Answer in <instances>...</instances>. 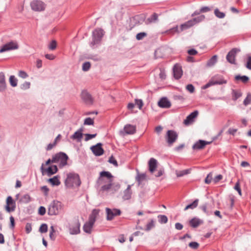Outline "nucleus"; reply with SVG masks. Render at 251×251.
<instances>
[{"label":"nucleus","mask_w":251,"mask_h":251,"mask_svg":"<svg viewBox=\"0 0 251 251\" xmlns=\"http://www.w3.org/2000/svg\"><path fill=\"white\" fill-rule=\"evenodd\" d=\"M101 146L102 144L101 143H98L96 145L91 148L92 152L95 155L100 156L103 153L104 151Z\"/></svg>","instance_id":"nucleus-18"},{"label":"nucleus","mask_w":251,"mask_h":251,"mask_svg":"<svg viewBox=\"0 0 251 251\" xmlns=\"http://www.w3.org/2000/svg\"><path fill=\"white\" fill-rule=\"evenodd\" d=\"M106 211L107 213V219L108 220H111L113 219L114 217L121 214L120 210L117 209H111L108 208H106Z\"/></svg>","instance_id":"nucleus-15"},{"label":"nucleus","mask_w":251,"mask_h":251,"mask_svg":"<svg viewBox=\"0 0 251 251\" xmlns=\"http://www.w3.org/2000/svg\"><path fill=\"white\" fill-rule=\"evenodd\" d=\"M211 10L210 8L207 6H204L201 8L200 9V12L201 13H205L207 12L208 11H210Z\"/></svg>","instance_id":"nucleus-60"},{"label":"nucleus","mask_w":251,"mask_h":251,"mask_svg":"<svg viewBox=\"0 0 251 251\" xmlns=\"http://www.w3.org/2000/svg\"><path fill=\"white\" fill-rule=\"evenodd\" d=\"M55 229L53 227V226H51L50 227V239L52 240V241H54L55 239Z\"/></svg>","instance_id":"nucleus-38"},{"label":"nucleus","mask_w":251,"mask_h":251,"mask_svg":"<svg viewBox=\"0 0 251 251\" xmlns=\"http://www.w3.org/2000/svg\"><path fill=\"white\" fill-rule=\"evenodd\" d=\"M81 97L83 100L87 104L93 103V99L91 95L86 91H83L81 94Z\"/></svg>","instance_id":"nucleus-17"},{"label":"nucleus","mask_w":251,"mask_h":251,"mask_svg":"<svg viewBox=\"0 0 251 251\" xmlns=\"http://www.w3.org/2000/svg\"><path fill=\"white\" fill-rule=\"evenodd\" d=\"M174 77L176 79L180 78L182 75V70L181 67L179 64H176L173 68Z\"/></svg>","instance_id":"nucleus-20"},{"label":"nucleus","mask_w":251,"mask_h":251,"mask_svg":"<svg viewBox=\"0 0 251 251\" xmlns=\"http://www.w3.org/2000/svg\"><path fill=\"white\" fill-rule=\"evenodd\" d=\"M99 210L97 209H94L92 213L89 216V220L86 222L83 226L84 231L88 233H90L92 230L93 226L96 221V219L98 215Z\"/></svg>","instance_id":"nucleus-3"},{"label":"nucleus","mask_w":251,"mask_h":251,"mask_svg":"<svg viewBox=\"0 0 251 251\" xmlns=\"http://www.w3.org/2000/svg\"><path fill=\"white\" fill-rule=\"evenodd\" d=\"M46 208L43 206H40L38 209V213L40 215H44L46 213Z\"/></svg>","instance_id":"nucleus-55"},{"label":"nucleus","mask_w":251,"mask_h":251,"mask_svg":"<svg viewBox=\"0 0 251 251\" xmlns=\"http://www.w3.org/2000/svg\"><path fill=\"white\" fill-rule=\"evenodd\" d=\"M6 87L5 78L3 73H0V91H4Z\"/></svg>","instance_id":"nucleus-26"},{"label":"nucleus","mask_w":251,"mask_h":251,"mask_svg":"<svg viewBox=\"0 0 251 251\" xmlns=\"http://www.w3.org/2000/svg\"><path fill=\"white\" fill-rule=\"evenodd\" d=\"M80 183L81 181L78 174L70 173L67 175L65 184L67 187H72L75 186H79Z\"/></svg>","instance_id":"nucleus-2"},{"label":"nucleus","mask_w":251,"mask_h":251,"mask_svg":"<svg viewBox=\"0 0 251 251\" xmlns=\"http://www.w3.org/2000/svg\"><path fill=\"white\" fill-rule=\"evenodd\" d=\"M154 226V221L153 220H151V221L147 224L146 227L147 230H150Z\"/></svg>","instance_id":"nucleus-46"},{"label":"nucleus","mask_w":251,"mask_h":251,"mask_svg":"<svg viewBox=\"0 0 251 251\" xmlns=\"http://www.w3.org/2000/svg\"><path fill=\"white\" fill-rule=\"evenodd\" d=\"M205 19V16L203 15H200L196 18L191 19L194 25L202 21Z\"/></svg>","instance_id":"nucleus-33"},{"label":"nucleus","mask_w":251,"mask_h":251,"mask_svg":"<svg viewBox=\"0 0 251 251\" xmlns=\"http://www.w3.org/2000/svg\"><path fill=\"white\" fill-rule=\"evenodd\" d=\"M186 89L191 93H193L195 91V88L192 84L187 85L186 86Z\"/></svg>","instance_id":"nucleus-54"},{"label":"nucleus","mask_w":251,"mask_h":251,"mask_svg":"<svg viewBox=\"0 0 251 251\" xmlns=\"http://www.w3.org/2000/svg\"><path fill=\"white\" fill-rule=\"evenodd\" d=\"M227 83L226 80L224 79H220L218 80H214V79L211 80L208 83H207L206 84L204 85L202 87V89H205L211 86L216 85V84H219L221 85L223 84H226Z\"/></svg>","instance_id":"nucleus-19"},{"label":"nucleus","mask_w":251,"mask_h":251,"mask_svg":"<svg viewBox=\"0 0 251 251\" xmlns=\"http://www.w3.org/2000/svg\"><path fill=\"white\" fill-rule=\"evenodd\" d=\"M100 175L97 183L100 186L101 191H108L111 190L115 192L120 188V184L113 183V176L110 172L102 171Z\"/></svg>","instance_id":"nucleus-1"},{"label":"nucleus","mask_w":251,"mask_h":251,"mask_svg":"<svg viewBox=\"0 0 251 251\" xmlns=\"http://www.w3.org/2000/svg\"><path fill=\"white\" fill-rule=\"evenodd\" d=\"M68 159L67 155L64 152H60L52 156L51 162L58 163L60 167H62L67 165Z\"/></svg>","instance_id":"nucleus-5"},{"label":"nucleus","mask_w":251,"mask_h":251,"mask_svg":"<svg viewBox=\"0 0 251 251\" xmlns=\"http://www.w3.org/2000/svg\"><path fill=\"white\" fill-rule=\"evenodd\" d=\"M16 208V203L11 196H8L6 199V210L10 212L14 211Z\"/></svg>","instance_id":"nucleus-14"},{"label":"nucleus","mask_w":251,"mask_h":251,"mask_svg":"<svg viewBox=\"0 0 251 251\" xmlns=\"http://www.w3.org/2000/svg\"><path fill=\"white\" fill-rule=\"evenodd\" d=\"M160 218V222L163 224H166L168 222V218L165 215H160L159 216Z\"/></svg>","instance_id":"nucleus-50"},{"label":"nucleus","mask_w":251,"mask_h":251,"mask_svg":"<svg viewBox=\"0 0 251 251\" xmlns=\"http://www.w3.org/2000/svg\"><path fill=\"white\" fill-rule=\"evenodd\" d=\"M148 164H149V168L150 172L151 173H153L157 167V160L153 158H151L149 160Z\"/></svg>","instance_id":"nucleus-22"},{"label":"nucleus","mask_w":251,"mask_h":251,"mask_svg":"<svg viewBox=\"0 0 251 251\" xmlns=\"http://www.w3.org/2000/svg\"><path fill=\"white\" fill-rule=\"evenodd\" d=\"M63 208V204L59 201H53L48 207V213L50 215H58Z\"/></svg>","instance_id":"nucleus-4"},{"label":"nucleus","mask_w":251,"mask_h":251,"mask_svg":"<svg viewBox=\"0 0 251 251\" xmlns=\"http://www.w3.org/2000/svg\"><path fill=\"white\" fill-rule=\"evenodd\" d=\"M91 67V64L89 62H86L82 65V70L84 72L88 71Z\"/></svg>","instance_id":"nucleus-40"},{"label":"nucleus","mask_w":251,"mask_h":251,"mask_svg":"<svg viewBox=\"0 0 251 251\" xmlns=\"http://www.w3.org/2000/svg\"><path fill=\"white\" fill-rule=\"evenodd\" d=\"M80 224L77 219H75L69 224V232L71 234H77L80 232Z\"/></svg>","instance_id":"nucleus-7"},{"label":"nucleus","mask_w":251,"mask_h":251,"mask_svg":"<svg viewBox=\"0 0 251 251\" xmlns=\"http://www.w3.org/2000/svg\"><path fill=\"white\" fill-rule=\"evenodd\" d=\"M82 130L81 129H79L75 132V133L72 136L71 138L74 140H76L78 141H80L82 137Z\"/></svg>","instance_id":"nucleus-29"},{"label":"nucleus","mask_w":251,"mask_h":251,"mask_svg":"<svg viewBox=\"0 0 251 251\" xmlns=\"http://www.w3.org/2000/svg\"><path fill=\"white\" fill-rule=\"evenodd\" d=\"M159 77L162 80L165 79L166 73H165L164 70H160V72L159 73Z\"/></svg>","instance_id":"nucleus-62"},{"label":"nucleus","mask_w":251,"mask_h":251,"mask_svg":"<svg viewBox=\"0 0 251 251\" xmlns=\"http://www.w3.org/2000/svg\"><path fill=\"white\" fill-rule=\"evenodd\" d=\"M85 136V141H88L93 138H95L97 136V134H86Z\"/></svg>","instance_id":"nucleus-52"},{"label":"nucleus","mask_w":251,"mask_h":251,"mask_svg":"<svg viewBox=\"0 0 251 251\" xmlns=\"http://www.w3.org/2000/svg\"><path fill=\"white\" fill-rule=\"evenodd\" d=\"M158 105L162 108H169L171 104L167 98H163L158 101Z\"/></svg>","instance_id":"nucleus-23"},{"label":"nucleus","mask_w":251,"mask_h":251,"mask_svg":"<svg viewBox=\"0 0 251 251\" xmlns=\"http://www.w3.org/2000/svg\"><path fill=\"white\" fill-rule=\"evenodd\" d=\"M48 231V226L47 225L44 224H42L39 228V231L41 233H45Z\"/></svg>","instance_id":"nucleus-44"},{"label":"nucleus","mask_w":251,"mask_h":251,"mask_svg":"<svg viewBox=\"0 0 251 251\" xmlns=\"http://www.w3.org/2000/svg\"><path fill=\"white\" fill-rule=\"evenodd\" d=\"M146 36H147V34L146 33L140 32V33H138L136 35V37L138 40H142V39H143Z\"/></svg>","instance_id":"nucleus-47"},{"label":"nucleus","mask_w":251,"mask_h":251,"mask_svg":"<svg viewBox=\"0 0 251 251\" xmlns=\"http://www.w3.org/2000/svg\"><path fill=\"white\" fill-rule=\"evenodd\" d=\"M194 25V24L193 22H192V20H190L185 23L182 24L180 26V29H178V26H176V27H174L170 30H168L167 32L168 34H170L172 32H176V33H179L183 30H186L192 26Z\"/></svg>","instance_id":"nucleus-6"},{"label":"nucleus","mask_w":251,"mask_h":251,"mask_svg":"<svg viewBox=\"0 0 251 251\" xmlns=\"http://www.w3.org/2000/svg\"><path fill=\"white\" fill-rule=\"evenodd\" d=\"M235 79L236 80H241L243 83H246L249 80L248 77L243 75V76H240L239 75H236L235 77Z\"/></svg>","instance_id":"nucleus-34"},{"label":"nucleus","mask_w":251,"mask_h":251,"mask_svg":"<svg viewBox=\"0 0 251 251\" xmlns=\"http://www.w3.org/2000/svg\"><path fill=\"white\" fill-rule=\"evenodd\" d=\"M94 122L93 119H91V118H87L85 119L84 121V125H90V126H93L94 125Z\"/></svg>","instance_id":"nucleus-39"},{"label":"nucleus","mask_w":251,"mask_h":251,"mask_svg":"<svg viewBox=\"0 0 251 251\" xmlns=\"http://www.w3.org/2000/svg\"><path fill=\"white\" fill-rule=\"evenodd\" d=\"M9 82L11 85L13 87H16L17 85V79L13 75L10 76Z\"/></svg>","instance_id":"nucleus-36"},{"label":"nucleus","mask_w":251,"mask_h":251,"mask_svg":"<svg viewBox=\"0 0 251 251\" xmlns=\"http://www.w3.org/2000/svg\"><path fill=\"white\" fill-rule=\"evenodd\" d=\"M146 179V175L145 173L140 174L138 172L136 177V180L140 184L142 181Z\"/></svg>","instance_id":"nucleus-30"},{"label":"nucleus","mask_w":251,"mask_h":251,"mask_svg":"<svg viewBox=\"0 0 251 251\" xmlns=\"http://www.w3.org/2000/svg\"><path fill=\"white\" fill-rule=\"evenodd\" d=\"M246 67L248 69L251 70V56H249L248 57Z\"/></svg>","instance_id":"nucleus-57"},{"label":"nucleus","mask_w":251,"mask_h":251,"mask_svg":"<svg viewBox=\"0 0 251 251\" xmlns=\"http://www.w3.org/2000/svg\"><path fill=\"white\" fill-rule=\"evenodd\" d=\"M218 56L217 55L213 56L207 62V66L208 67H211L213 66L217 61Z\"/></svg>","instance_id":"nucleus-32"},{"label":"nucleus","mask_w":251,"mask_h":251,"mask_svg":"<svg viewBox=\"0 0 251 251\" xmlns=\"http://www.w3.org/2000/svg\"><path fill=\"white\" fill-rule=\"evenodd\" d=\"M124 130L126 134H132L135 132L136 127L131 125H127L124 127Z\"/></svg>","instance_id":"nucleus-27"},{"label":"nucleus","mask_w":251,"mask_h":251,"mask_svg":"<svg viewBox=\"0 0 251 251\" xmlns=\"http://www.w3.org/2000/svg\"><path fill=\"white\" fill-rule=\"evenodd\" d=\"M212 179V174L211 173L208 174L206 177L205 179V182L206 184H209Z\"/></svg>","instance_id":"nucleus-49"},{"label":"nucleus","mask_w":251,"mask_h":251,"mask_svg":"<svg viewBox=\"0 0 251 251\" xmlns=\"http://www.w3.org/2000/svg\"><path fill=\"white\" fill-rule=\"evenodd\" d=\"M237 129H234V128H229L228 131L227 133L229 134L234 135L235 133L237 132Z\"/></svg>","instance_id":"nucleus-63"},{"label":"nucleus","mask_w":251,"mask_h":251,"mask_svg":"<svg viewBox=\"0 0 251 251\" xmlns=\"http://www.w3.org/2000/svg\"><path fill=\"white\" fill-rule=\"evenodd\" d=\"M18 48V45L16 42L11 41L4 45L0 50V53Z\"/></svg>","instance_id":"nucleus-11"},{"label":"nucleus","mask_w":251,"mask_h":251,"mask_svg":"<svg viewBox=\"0 0 251 251\" xmlns=\"http://www.w3.org/2000/svg\"><path fill=\"white\" fill-rule=\"evenodd\" d=\"M135 104L138 106V108L141 109L143 105V102L141 100H135Z\"/></svg>","instance_id":"nucleus-53"},{"label":"nucleus","mask_w":251,"mask_h":251,"mask_svg":"<svg viewBox=\"0 0 251 251\" xmlns=\"http://www.w3.org/2000/svg\"><path fill=\"white\" fill-rule=\"evenodd\" d=\"M42 191L44 193L45 195L47 196L49 191V188L46 186H44L41 188Z\"/></svg>","instance_id":"nucleus-59"},{"label":"nucleus","mask_w":251,"mask_h":251,"mask_svg":"<svg viewBox=\"0 0 251 251\" xmlns=\"http://www.w3.org/2000/svg\"><path fill=\"white\" fill-rule=\"evenodd\" d=\"M232 95H232L233 100H236L237 99H238L241 96V94L240 92L235 91V90L233 91Z\"/></svg>","instance_id":"nucleus-43"},{"label":"nucleus","mask_w":251,"mask_h":251,"mask_svg":"<svg viewBox=\"0 0 251 251\" xmlns=\"http://www.w3.org/2000/svg\"><path fill=\"white\" fill-rule=\"evenodd\" d=\"M199 114V112L197 110H195L190 115H189L183 121V124L185 126H189L192 124L194 121L195 119L197 117Z\"/></svg>","instance_id":"nucleus-12"},{"label":"nucleus","mask_w":251,"mask_h":251,"mask_svg":"<svg viewBox=\"0 0 251 251\" xmlns=\"http://www.w3.org/2000/svg\"><path fill=\"white\" fill-rule=\"evenodd\" d=\"M210 142H206L203 140H199L193 146L194 150H201L203 149L206 145L210 144Z\"/></svg>","instance_id":"nucleus-21"},{"label":"nucleus","mask_w":251,"mask_h":251,"mask_svg":"<svg viewBox=\"0 0 251 251\" xmlns=\"http://www.w3.org/2000/svg\"><path fill=\"white\" fill-rule=\"evenodd\" d=\"M109 162L111 163V164H113L114 165H115V166H118V163H117V161L116 160V159L114 158V157H113L112 156H111L109 159Z\"/></svg>","instance_id":"nucleus-56"},{"label":"nucleus","mask_w":251,"mask_h":251,"mask_svg":"<svg viewBox=\"0 0 251 251\" xmlns=\"http://www.w3.org/2000/svg\"><path fill=\"white\" fill-rule=\"evenodd\" d=\"M44 165L43 164L41 167V170L43 174L44 172H46L49 176L55 174L58 171L57 167L56 165H52L46 169L44 168Z\"/></svg>","instance_id":"nucleus-16"},{"label":"nucleus","mask_w":251,"mask_h":251,"mask_svg":"<svg viewBox=\"0 0 251 251\" xmlns=\"http://www.w3.org/2000/svg\"><path fill=\"white\" fill-rule=\"evenodd\" d=\"M56 143L55 142H54L53 143L49 144L47 147V150L49 151L51 150L54 147L56 146Z\"/></svg>","instance_id":"nucleus-64"},{"label":"nucleus","mask_w":251,"mask_h":251,"mask_svg":"<svg viewBox=\"0 0 251 251\" xmlns=\"http://www.w3.org/2000/svg\"><path fill=\"white\" fill-rule=\"evenodd\" d=\"M239 51L240 50L236 48L232 49L226 55V58L227 61L231 64H235V57L236 53Z\"/></svg>","instance_id":"nucleus-13"},{"label":"nucleus","mask_w":251,"mask_h":251,"mask_svg":"<svg viewBox=\"0 0 251 251\" xmlns=\"http://www.w3.org/2000/svg\"><path fill=\"white\" fill-rule=\"evenodd\" d=\"M32 230V226L30 224L27 223L25 226V230L27 233H29Z\"/></svg>","instance_id":"nucleus-61"},{"label":"nucleus","mask_w":251,"mask_h":251,"mask_svg":"<svg viewBox=\"0 0 251 251\" xmlns=\"http://www.w3.org/2000/svg\"><path fill=\"white\" fill-rule=\"evenodd\" d=\"M202 223V221L197 218H193L189 222L190 225L194 228L199 226Z\"/></svg>","instance_id":"nucleus-28"},{"label":"nucleus","mask_w":251,"mask_h":251,"mask_svg":"<svg viewBox=\"0 0 251 251\" xmlns=\"http://www.w3.org/2000/svg\"><path fill=\"white\" fill-rule=\"evenodd\" d=\"M178 137L177 133L174 130H169L167 132L166 139L169 145H172Z\"/></svg>","instance_id":"nucleus-10"},{"label":"nucleus","mask_w":251,"mask_h":251,"mask_svg":"<svg viewBox=\"0 0 251 251\" xmlns=\"http://www.w3.org/2000/svg\"><path fill=\"white\" fill-rule=\"evenodd\" d=\"M214 14L215 16L219 18H224L225 17V14L222 12L219 11L217 8L214 10Z\"/></svg>","instance_id":"nucleus-35"},{"label":"nucleus","mask_w":251,"mask_h":251,"mask_svg":"<svg viewBox=\"0 0 251 251\" xmlns=\"http://www.w3.org/2000/svg\"><path fill=\"white\" fill-rule=\"evenodd\" d=\"M251 102V94H249L247 95L246 98L244 101V104L245 105H247Z\"/></svg>","instance_id":"nucleus-45"},{"label":"nucleus","mask_w":251,"mask_h":251,"mask_svg":"<svg viewBox=\"0 0 251 251\" xmlns=\"http://www.w3.org/2000/svg\"><path fill=\"white\" fill-rule=\"evenodd\" d=\"M18 75L22 78H25L28 76L27 74L24 71H20L19 72Z\"/></svg>","instance_id":"nucleus-48"},{"label":"nucleus","mask_w":251,"mask_h":251,"mask_svg":"<svg viewBox=\"0 0 251 251\" xmlns=\"http://www.w3.org/2000/svg\"><path fill=\"white\" fill-rule=\"evenodd\" d=\"M234 189L238 192L240 196L242 195V192L240 188V184L239 180L236 183L234 187Z\"/></svg>","instance_id":"nucleus-42"},{"label":"nucleus","mask_w":251,"mask_h":251,"mask_svg":"<svg viewBox=\"0 0 251 251\" xmlns=\"http://www.w3.org/2000/svg\"><path fill=\"white\" fill-rule=\"evenodd\" d=\"M189 173V171L188 170H185L182 171H176V174L177 177H180L184 175H186Z\"/></svg>","instance_id":"nucleus-37"},{"label":"nucleus","mask_w":251,"mask_h":251,"mask_svg":"<svg viewBox=\"0 0 251 251\" xmlns=\"http://www.w3.org/2000/svg\"><path fill=\"white\" fill-rule=\"evenodd\" d=\"M103 35V31L102 29L98 28L96 29L93 32V39L91 43V45H94L99 44Z\"/></svg>","instance_id":"nucleus-9"},{"label":"nucleus","mask_w":251,"mask_h":251,"mask_svg":"<svg viewBox=\"0 0 251 251\" xmlns=\"http://www.w3.org/2000/svg\"><path fill=\"white\" fill-rule=\"evenodd\" d=\"M199 202V200L196 199L192 203L186 206L184 210L186 211L188 210V209H194L195 208L197 207L198 205Z\"/></svg>","instance_id":"nucleus-31"},{"label":"nucleus","mask_w":251,"mask_h":251,"mask_svg":"<svg viewBox=\"0 0 251 251\" xmlns=\"http://www.w3.org/2000/svg\"><path fill=\"white\" fill-rule=\"evenodd\" d=\"M222 178H223V176L221 175H219L214 177V178L213 179V181L215 183H216L218 182H219L220 180L222 179Z\"/></svg>","instance_id":"nucleus-58"},{"label":"nucleus","mask_w":251,"mask_h":251,"mask_svg":"<svg viewBox=\"0 0 251 251\" xmlns=\"http://www.w3.org/2000/svg\"><path fill=\"white\" fill-rule=\"evenodd\" d=\"M189 246L194 249H197L199 246V244L196 242H192L189 244Z\"/></svg>","instance_id":"nucleus-51"},{"label":"nucleus","mask_w":251,"mask_h":251,"mask_svg":"<svg viewBox=\"0 0 251 251\" xmlns=\"http://www.w3.org/2000/svg\"><path fill=\"white\" fill-rule=\"evenodd\" d=\"M48 182L52 186H58L60 184V176H56L48 180Z\"/></svg>","instance_id":"nucleus-25"},{"label":"nucleus","mask_w":251,"mask_h":251,"mask_svg":"<svg viewBox=\"0 0 251 251\" xmlns=\"http://www.w3.org/2000/svg\"><path fill=\"white\" fill-rule=\"evenodd\" d=\"M30 6L33 11L41 12L45 9L46 5L41 0H33L30 2Z\"/></svg>","instance_id":"nucleus-8"},{"label":"nucleus","mask_w":251,"mask_h":251,"mask_svg":"<svg viewBox=\"0 0 251 251\" xmlns=\"http://www.w3.org/2000/svg\"><path fill=\"white\" fill-rule=\"evenodd\" d=\"M57 46L56 42L55 40H52L51 42L49 44L48 46V48L50 50H54Z\"/></svg>","instance_id":"nucleus-41"},{"label":"nucleus","mask_w":251,"mask_h":251,"mask_svg":"<svg viewBox=\"0 0 251 251\" xmlns=\"http://www.w3.org/2000/svg\"><path fill=\"white\" fill-rule=\"evenodd\" d=\"M132 195V191L131 189V186L128 185L127 188L124 191L123 193V199L124 200H128L131 198Z\"/></svg>","instance_id":"nucleus-24"}]
</instances>
